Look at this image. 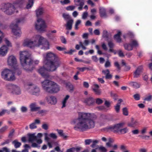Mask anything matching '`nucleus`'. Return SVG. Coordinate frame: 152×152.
<instances>
[{
    "instance_id": "1",
    "label": "nucleus",
    "mask_w": 152,
    "mask_h": 152,
    "mask_svg": "<svg viewBox=\"0 0 152 152\" xmlns=\"http://www.w3.org/2000/svg\"><path fill=\"white\" fill-rule=\"evenodd\" d=\"M96 117L93 113L79 112L78 117L72 120L71 123L75 125L74 129L75 130L83 132L94 127V120Z\"/></svg>"
},
{
    "instance_id": "2",
    "label": "nucleus",
    "mask_w": 152,
    "mask_h": 152,
    "mask_svg": "<svg viewBox=\"0 0 152 152\" xmlns=\"http://www.w3.org/2000/svg\"><path fill=\"white\" fill-rule=\"evenodd\" d=\"M32 40L31 39L25 40L23 43V46L33 48L35 47H39L42 45L41 48L45 50H48L50 48L48 41L40 35H35L32 38Z\"/></svg>"
},
{
    "instance_id": "3",
    "label": "nucleus",
    "mask_w": 152,
    "mask_h": 152,
    "mask_svg": "<svg viewBox=\"0 0 152 152\" xmlns=\"http://www.w3.org/2000/svg\"><path fill=\"white\" fill-rule=\"evenodd\" d=\"M44 63L46 67V69L51 71H55L61 64L59 58L55 53L49 52L44 54Z\"/></svg>"
},
{
    "instance_id": "4",
    "label": "nucleus",
    "mask_w": 152,
    "mask_h": 152,
    "mask_svg": "<svg viewBox=\"0 0 152 152\" xmlns=\"http://www.w3.org/2000/svg\"><path fill=\"white\" fill-rule=\"evenodd\" d=\"M20 59L21 65L24 69L27 72L31 71L32 70L33 64H37L39 63V61L38 60L33 61L30 57L31 53L28 51L20 52Z\"/></svg>"
},
{
    "instance_id": "5",
    "label": "nucleus",
    "mask_w": 152,
    "mask_h": 152,
    "mask_svg": "<svg viewBox=\"0 0 152 152\" xmlns=\"http://www.w3.org/2000/svg\"><path fill=\"white\" fill-rule=\"evenodd\" d=\"M24 2V0H17L13 4L9 3L2 4L1 10L5 14L11 15L15 12V7H21Z\"/></svg>"
},
{
    "instance_id": "6",
    "label": "nucleus",
    "mask_w": 152,
    "mask_h": 152,
    "mask_svg": "<svg viewBox=\"0 0 152 152\" xmlns=\"http://www.w3.org/2000/svg\"><path fill=\"white\" fill-rule=\"evenodd\" d=\"M43 89L46 92L50 93H55L60 90L59 86L55 82L48 80H45L41 82Z\"/></svg>"
},
{
    "instance_id": "7",
    "label": "nucleus",
    "mask_w": 152,
    "mask_h": 152,
    "mask_svg": "<svg viewBox=\"0 0 152 152\" xmlns=\"http://www.w3.org/2000/svg\"><path fill=\"white\" fill-rule=\"evenodd\" d=\"M1 78L6 81H12L16 79L15 73L8 69H3L1 72Z\"/></svg>"
},
{
    "instance_id": "8",
    "label": "nucleus",
    "mask_w": 152,
    "mask_h": 152,
    "mask_svg": "<svg viewBox=\"0 0 152 152\" xmlns=\"http://www.w3.org/2000/svg\"><path fill=\"white\" fill-rule=\"evenodd\" d=\"M26 20L25 18H22L20 19H16V23L12 24L11 27L12 29V31L14 34L17 36H20L21 34L20 28L18 26V24L20 23H22Z\"/></svg>"
},
{
    "instance_id": "9",
    "label": "nucleus",
    "mask_w": 152,
    "mask_h": 152,
    "mask_svg": "<svg viewBox=\"0 0 152 152\" xmlns=\"http://www.w3.org/2000/svg\"><path fill=\"white\" fill-rule=\"evenodd\" d=\"M6 88L8 92L11 94L19 95L21 93L20 87L16 85L9 84L7 85Z\"/></svg>"
},
{
    "instance_id": "10",
    "label": "nucleus",
    "mask_w": 152,
    "mask_h": 152,
    "mask_svg": "<svg viewBox=\"0 0 152 152\" xmlns=\"http://www.w3.org/2000/svg\"><path fill=\"white\" fill-rule=\"evenodd\" d=\"M35 27L38 31L41 32H45L46 31L47 25L45 21L42 18H39L37 19L35 23Z\"/></svg>"
},
{
    "instance_id": "11",
    "label": "nucleus",
    "mask_w": 152,
    "mask_h": 152,
    "mask_svg": "<svg viewBox=\"0 0 152 152\" xmlns=\"http://www.w3.org/2000/svg\"><path fill=\"white\" fill-rule=\"evenodd\" d=\"M25 88L33 95L38 96L40 92V89L37 86L32 84H28L25 86Z\"/></svg>"
},
{
    "instance_id": "12",
    "label": "nucleus",
    "mask_w": 152,
    "mask_h": 152,
    "mask_svg": "<svg viewBox=\"0 0 152 152\" xmlns=\"http://www.w3.org/2000/svg\"><path fill=\"white\" fill-rule=\"evenodd\" d=\"M124 124V123H120L111 126L109 127V129L114 133H119L121 128L123 127Z\"/></svg>"
},
{
    "instance_id": "13",
    "label": "nucleus",
    "mask_w": 152,
    "mask_h": 152,
    "mask_svg": "<svg viewBox=\"0 0 152 152\" xmlns=\"http://www.w3.org/2000/svg\"><path fill=\"white\" fill-rule=\"evenodd\" d=\"M45 100L48 104L51 105H55L57 102L56 97L52 95L47 96L45 97Z\"/></svg>"
},
{
    "instance_id": "14",
    "label": "nucleus",
    "mask_w": 152,
    "mask_h": 152,
    "mask_svg": "<svg viewBox=\"0 0 152 152\" xmlns=\"http://www.w3.org/2000/svg\"><path fill=\"white\" fill-rule=\"evenodd\" d=\"M47 71H50L46 69V67L45 64L44 66L40 68L38 70V72L44 78H47L49 77L48 74L47 72Z\"/></svg>"
},
{
    "instance_id": "15",
    "label": "nucleus",
    "mask_w": 152,
    "mask_h": 152,
    "mask_svg": "<svg viewBox=\"0 0 152 152\" xmlns=\"http://www.w3.org/2000/svg\"><path fill=\"white\" fill-rule=\"evenodd\" d=\"M29 142H33L36 141L38 144H40L42 142V140L41 139H38L37 137L34 134H29L28 136Z\"/></svg>"
},
{
    "instance_id": "16",
    "label": "nucleus",
    "mask_w": 152,
    "mask_h": 152,
    "mask_svg": "<svg viewBox=\"0 0 152 152\" xmlns=\"http://www.w3.org/2000/svg\"><path fill=\"white\" fill-rule=\"evenodd\" d=\"M7 63L9 65L13 66L17 64V61L15 56L11 55L9 56L8 58Z\"/></svg>"
},
{
    "instance_id": "17",
    "label": "nucleus",
    "mask_w": 152,
    "mask_h": 152,
    "mask_svg": "<svg viewBox=\"0 0 152 152\" xmlns=\"http://www.w3.org/2000/svg\"><path fill=\"white\" fill-rule=\"evenodd\" d=\"M74 2L76 6H79L78 9L79 10H82L83 6L84 4V1L83 0H74Z\"/></svg>"
},
{
    "instance_id": "18",
    "label": "nucleus",
    "mask_w": 152,
    "mask_h": 152,
    "mask_svg": "<svg viewBox=\"0 0 152 152\" xmlns=\"http://www.w3.org/2000/svg\"><path fill=\"white\" fill-rule=\"evenodd\" d=\"M8 48L5 45L2 46L0 48V56H4L7 54Z\"/></svg>"
},
{
    "instance_id": "19",
    "label": "nucleus",
    "mask_w": 152,
    "mask_h": 152,
    "mask_svg": "<svg viewBox=\"0 0 152 152\" xmlns=\"http://www.w3.org/2000/svg\"><path fill=\"white\" fill-rule=\"evenodd\" d=\"M30 111L31 112H37L39 109H41V107L39 106H37V103L34 102L31 103L30 105Z\"/></svg>"
},
{
    "instance_id": "20",
    "label": "nucleus",
    "mask_w": 152,
    "mask_h": 152,
    "mask_svg": "<svg viewBox=\"0 0 152 152\" xmlns=\"http://www.w3.org/2000/svg\"><path fill=\"white\" fill-rule=\"evenodd\" d=\"M139 124V122L137 120L132 118L131 121L128 123V126L131 127H135Z\"/></svg>"
},
{
    "instance_id": "21",
    "label": "nucleus",
    "mask_w": 152,
    "mask_h": 152,
    "mask_svg": "<svg viewBox=\"0 0 152 152\" xmlns=\"http://www.w3.org/2000/svg\"><path fill=\"white\" fill-rule=\"evenodd\" d=\"M86 105L91 106L94 104L95 102L94 99L92 97L88 98L85 99L84 101Z\"/></svg>"
},
{
    "instance_id": "22",
    "label": "nucleus",
    "mask_w": 152,
    "mask_h": 152,
    "mask_svg": "<svg viewBox=\"0 0 152 152\" xmlns=\"http://www.w3.org/2000/svg\"><path fill=\"white\" fill-rule=\"evenodd\" d=\"M40 123V121L38 119H36L34 122L31 123L29 125V128L31 129H34L37 128V126L36 125L37 124H39Z\"/></svg>"
},
{
    "instance_id": "23",
    "label": "nucleus",
    "mask_w": 152,
    "mask_h": 152,
    "mask_svg": "<svg viewBox=\"0 0 152 152\" xmlns=\"http://www.w3.org/2000/svg\"><path fill=\"white\" fill-rule=\"evenodd\" d=\"M143 69L142 66H139L134 73V77H138L142 72Z\"/></svg>"
},
{
    "instance_id": "24",
    "label": "nucleus",
    "mask_w": 152,
    "mask_h": 152,
    "mask_svg": "<svg viewBox=\"0 0 152 152\" xmlns=\"http://www.w3.org/2000/svg\"><path fill=\"white\" fill-rule=\"evenodd\" d=\"M99 86L96 84H95L93 85L92 89L95 94L98 95L100 94L101 91L99 89Z\"/></svg>"
},
{
    "instance_id": "25",
    "label": "nucleus",
    "mask_w": 152,
    "mask_h": 152,
    "mask_svg": "<svg viewBox=\"0 0 152 152\" xmlns=\"http://www.w3.org/2000/svg\"><path fill=\"white\" fill-rule=\"evenodd\" d=\"M74 20L73 19H70L68 20L67 22L66 26V29L68 30H71L72 28V25L73 23Z\"/></svg>"
},
{
    "instance_id": "26",
    "label": "nucleus",
    "mask_w": 152,
    "mask_h": 152,
    "mask_svg": "<svg viewBox=\"0 0 152 152\" xmlns=\"http://www.w3.org/2000/svg\"><path fill=\"white\" fill-rule=\"evenodd\" d=\"M36 12L37 16L38 17L43 14L44 10L42 8L39 7L36 10Z\"/></svg>"
},
{
    "instance_id": "27",
    "label": "nucleus",
    "mask_w": 152,
    "mask_h": 152,
    "mask_svg": "<svg viewBox=\"0 0 152 152\" xmlns=\"http://www.w3.org/2000/svg\"><path fill=\"white\" fill-rule=\"evenodd\" d=\"M129 85L130 86L136 89L139 88L140 86V84L136 82H131L129 83Z\"/></svg>"
},
{
    "instance_id": "28",
    "label": "nucleus",
    "mask_w": 152,
    "mask_h": 152,
    "mask_svg": "<svg viewBox=\"0 0 152 152\" xmlns=\"http://www.w3.org/2000/svg\"><path fill=\"white\" fill-rule=\"evenodd\" d=\"M122 102L123 100L122 99H119L118 101V103L115 106V110L116 112L117 113L119 112L121 103Z\"/></svg>"
},
{
    "instance_id": "29",
    "label": "nucleus",
    "mask_w": 152,
    "mask_h": 152,
    "mask_svg": "<svg viewBox=\"0 0 152 152\" xmlns=\"http://www.w3.org/2000/svg\"><path fill=\"white\" fill-rule=\"evenodd\" d=\"M99 13L101 17L106 16L105 9L103 7H101L99 9Z\"/></svg>"
},
{
    "instance_id": "30",
    "label": "nucleus",
    "mask_w": 152,
    "mask_h": 152,
    "mask_svg": "<svg viewBox=\"0 0 152 152\" xmlns=\"http://www.w3.org/2000/svg\"><path fill=\"white\" fill-rule=\"evenodd\" d=\"M121 34V32L119 31L117 34L114 36V38L116 41L118 42H121V39L120 38V35Z\"/></svg>"
},
{
    "instance_id": "31",
    "label": "nucleus",
    "mask_w": 152,
    "mask_h": 152,
    "mask_svg": "<svg viewBox=\"0 0 152 152\" xmlns=\"http://www.w3.org/2000/svg\"><path fill=\"white\" fill-rule=\"evenodd\" d=\"M15 148H19L21 145V142H18L17 140H15L12 142Z\"/></svg>"
},
{
    "instance_id": "32",
    "label": "nucleus",
    "mask_w": 152,
    "mask_h": 152,
    "mask_svg": "<svg viewBox=\"0 0 152 152\" xmlns=\"http://www.w3.org/2000/svg\"><path fill=\"white\" fill-rule=\"evenodd\" d=\"M125 49L127 50H132L133 49V48L130 43H126L124 45Z\"/></svg>"
},
{
    "instance_id": "33",
    "label": "nucleus",
    "mask_w": 152,
    "mask_h": 152,
    "mask_svg": "<svg viewBox=\"0 0 152 152\" xmlns=\"http://www.w3.org/2000/svg\"><path fill=\"white\" fill-rule=\"evenodd\" d=\"M57 131L59 135L62 137L64 139H66L68 137V136L65 135L63 133V131L62 130L57 129Z\"/></svg>"
},
{
    "instance_id": "34",
    "label": "nucleus",
    "mask_w": 152,
    "mask_h": 152,
    "mask_svg": "<svg viewBox=\"0 0 152 152\" xmlns=\"http://www.w3.org/2000/svg\"><path fill=\"white\" fill-rule=\"evenodd\" d=\"M69 97H70V96L69 95H67L63 99L62 102V106L61 107L62 108H63L66 107V103L67 100L69 99Z\"/></svg>"
},
{
    "instance_id": "35",
    "label": "nucleus",
    "mask_w": 152,
    "mask_h": 152,
    "mask_svg": "<svg viewBox=\"0 0 152 152\" xmlns=\"http://www.w3.org/2000/svg\"><path fill=\"white\" fill-rule=\"evenodd\" d=\"M66 87L69 90L70 92H72L73 91V86L70 83H65Z\"/></svg>"
},
{
    "instance_id": "36",
    "label": "nucleus",
    "mask_w": 152,
    "mask_h": 152,
    "mask_svg": "<svg viewBox=\"0 0 152 152\" xmlns=\"http://www.w3.org/2000/svg\"><path fill=\"white\" fill-rule=\"evenodd\" d=\"M130 43L133 48V47H137L138 46V42L136 40H132L130 42Z\"/></svg>"
},
{
    "instance_id": "37",
    "label": "nucleus",
    "mask_w": 152,
    "mask_h": 152,
    "mask_svg": "<svg viewBox=\"0 0 152 152\" xmlns=\"http://www.w3.org/2000/svg\"><path fill=\"white\" fill-rule=\"evenodd\" d=\"M28 3L26 6V8L27 9H30L32 7L34 4L33 0H28Z\"/></svg>"
},
{
    "instance_id": "38",
    "label": "nucleus",
    "mask_w": 152,
    "mask_h": 152,
    "mask_svg": "<svg viewBox=\"0 0 152 152\" xmlns=\"http://www.w3.org/2000/svg\"><path fill=\"white\" fill-rule=\"evenodd\" d=\"M129 129L127 127H125L124 128H121L119 133H120L121 134H126L128 132Z\"/></svg>"
},
{
    "instance_id": "39",
    "label": "nucleus",
    "mask_w": 152,
    "mask_h": 152,
    "mask_svg": "<svg viewBox=\"0 0 152 152\" xmlns=\"http://www.w3.org/2000/svg\"><path fill=\"white\" fill-rule=\"evenodd\" d=\"M62 16L65 20L71 19L70 15L68 14L63 13L62 14Z\"/></svg>"
},
{
    "instance_id": "40",
    "label": "nucleus",
    "mask_w": 152,
    "mask_h": 152,
    "mask_svg": "<svg viewBox=\"0 0 152 152\" xmlns=\"http://www.w3.org/2000/svg\"><path fill=\"white\" fill-rule=\"evenodd\" d=\"M37 113L40 114L41 115L43 116L46 114L47 113V111L45 110H40L39 109L37 111Z\"/></svg>"
},
{
    "instance_id": "41",
    "label": "nucleus",
    "mask_w": 152,
    "mask_h": 152,
    "mask_svg": "<svg viewBox=\"0 0 152 152\" xmlns=\"http://www.w3.org/2000/svg\"><path fill=\"white\" fill-rule=\"evenodd\" d=\"M98 142L99 141L98 140H92V144L91 145V147L92 148H94L96 146V144L98 143Z\"/></svg>"
},
{
    "instance_id": "42",
    "label": "nucleus",
    "mask_w": 152,
    "mask_h": 152,
    "mask_svg": "<svg viewBox=\"0 0 152 152\" xmlns=\"http://www.w3.org/2000/svg\"><path fill=\"white\" fill-rule=\"evenodd\" d=\"M81 22V21L80 20H77L76 22L75 25V29L76 30H77L78 28V26L80 24Z\"/></svg>"
},
{
    "instance_id": "43",
    "label": "nucleus",
    "mask_w": 152,
    "mask_h": 152,
    "mask_svg": "<svg viewBox=\"0 0 152 152\" xmlns=\"http://www.w3.org/2000/svg\"><path fill=\"white\" fill-rule=\"evenodd\" d=\"M88 16V13L87 11H86L83 13L82 15V18L83 19H86Z\"/></svg>"
},
{
    "instance_id": "44",
    "label": "nucleus",
    "mask_w": 152,
    "mask_h": 152,
    "mask_svg": "<svg viewBox=\"0 0 152 152\" xmlns=\"http://www.w3.org/2000/svg\"><path fill=\"white\" fill-rule=\"evenodd\" d=\"M75 6L71 5L66 7V9L68 11H72L75 9Z\"/></svg>"
},
{
    "instance_id": "45",
    "label": "nucleus",
    "mask_w": 152,
    "mask_h": 152,
    "mask_svg": "<svg viewBox=\"0 0 152 152\" xmlns=\"http://www.w3.org/2000/svg\"><path fill=\"white\" fill-rule=\"evenodd\" d=\"M122 110L123 114L125 116H127L128 115V111L126 107H124L123 108Z\"/></svg>"
},
{
    "instance_id": "46",
    "label": "nucleus",
    "mask_w": 152,
    "mask_h": 152,
    "mask_svg": "<svg viewBox=\"0 0 152 152\" xmlns=\"http://www.w3.org/2000/svg\"><path fill=\"white\" fill-rule=\"evenodd\" d=\"M48 126H49L48 124L44 123L42 124V127L43 129L45 130H47L48 129Z\"/></svg>"
},
{
    "instance_id": "47",
    "label": "nucleus",
    "mask_w": 152,
    "mask_h": 152,
    "mask_svg": "<svg viewBox=\"0 0 152 152\" xmlns=\"http://www.w3.org/2000/svg\"><path fill=\"white\" fill-rule=\"evenodd\" d=\"M108 35L107 31L106 30H104L103 32L102 37L104 38H107Z\"/></svg>"
},
{
    "instance_id": "48",
    "label": "nucleus",
    "mask_w": 152,
    "mask_h": 152,
    "mask_svg": "<svg viewBox=\"0 0 152 152\" xmlns=\"http://www.w3.org/2000/svg\"><path fill=\"white\" fill-rule=\"evenodd\" d=\"M92 142V139H88L86 140L85 141V144L86 145H89Z\"/></svg>"
},
{
    "instance_id": "49",
    "label": "nucleus",
    "mask_w": 152,
    "mask_h": 152,
    "mask_svg": "<svg viewBox=\"0 0 152 152\" xmlns=\"http://www.w3.org/2000/svg\"><path fill=\"white\" fill-rule=\"evenodd\" d=\"M5 42L8 47H12V45L10 42L7 39H5L4 40Z\"/></svg>"
},
{
    "instance_id": "50",
    "label": "nucleus",
    "mask_w": 152,
    "mask_h": 152,
    "mask_svg": "<svg viewBox=\"0 0 152 152\" xmlns=\"http://www.w3.org/2000/svg\"><path fill=\"white\" fill-rule=\"evenodd\" d=\"M32 144L31 145V146L33 148H39L40 147V145H39V144L36 143L35 142H32Z\"/></svg>"
},
{
    "instance_id": "51",
    "label": "nucleus",
    "mask_w": 152,
    "mask_h": 152,
    "mask_svg": "<svg viewBox=\"0 0 152 152\" xmlns=\"http://www.w3.org/2000/svg\"><path fill=\"white\" fill-rule=\"evenodd\" d=\"M61 3L63 5L69 3L70 1L69 0H64L63 1H61Z\"/></svg>"
},
{
    "instance_id": "52",
    "label": "nucleus",
    "mask_w": 152,
    "mask_h": 152,
    "mask_svg": "<svg viewBox=\"0 0 152 152\" xmlns=\"http://www.w3.org/2000/svg\"><path fill=\"white\" fill-rule=\"evenodd\" d=\"M20 110L22 112L25 113L27 111V108L24 106H22L20 108Z\"/></svg>"
},
{
    "instance_id": "53",
    "label": "nucleus",
    "mask_w": 152,
    "mask_h": 152,
    "mask_svg": "<svg viewBox=\"0 0 152 152\" xmlns=\"http://www.w3.org/2000/svg\"><path fill=\"white\" fill-rule=\"evenodd\" d=\"M111 96L115 100H116L117 99V95L115 93L112 92L110 93Z\"/></svg>"
},
{
    "instance_id": "54",
    "label": "nucleus",
    "mask_w": 152,
    "mask_h": 152,
    "mask_svg": "<svg viewBox=\"0 0 152 152\" xmlns=\"http://www.w3.org/2000/svg\"><path fill=\"white\" fill-rule=\"evenodd\" d=\"M108 45L110 48H112L114 46V44L112 41L108 42Z\"/></svg>"
},
{
    "instance_id": "55",
    "label": "nucleus",
    "mask_w": 152,
    "mask_h": 152,
    "mask_svg": "<svg viewBox=\"0 0 152 152\" xmlns=\"http://www.w3.org/2000/svg\"><path fill=\"white\" fill-rule=\"evenodd\" d=\"M134 99L137 100H140V95L139 94H136L133 96Z\"/></svg>"
},
{
    "instance_id": "56",
    "label": "nucleus",
    "mask_w": 152,
    "mask_h": 152,
    "mask_svg": "<svg viewBox=\"0 0 152 152\" xmlns=\"http://www.w3.org/2000/svg\"><path fill=\"white\" fill-rule=\"evenodd\" d=\"M99 150L102 151L103 152H106L107 151V149L103 146H100L99 148Z\"/></svg>"
},
{
    "instance_id": "57",
    "label": "nucleus",
    "mask_w": 152,
    "mask_h": 152,
    "mask_svg": "<svg viewBox=\"0 0 152 152\" xmlns=\"http://www.w3.org/2000/svg\"><path fill=\"white\" fill-rule=\"evenodd\" d=\"M49 136L50 137L53 139H56L57 138V136L55 133H50V134Z\"/></svg>"
},
{
    "instance_id": "58",
    "label": "nucleus",
    "mask_w": 152,
    "mask_h": 152,
    "mask_svg": "<svg viewBox=\"0 0 152 152\" xmlns=\"http://www.w3.org/2000/svg\"><path fill=\"white\" fill-rule=\"evenodd\" d=\"M7 128L8 127L7 126L3 127L0 129V132L2 133L4 132Z\"/></svg>"
},
{
    "instance_id": "59",
    "label": "nucleus",
    "mask_w": 152,
    "mask_h": 152,
    "mask_svg": "<svg viewBox=\"0 0 152 152\" xmlns=\"http://www.w3.org/2000/svg\"><path fill=\"white\" fill-rule=\"evenodd\" d=\"M103 102V101L100 99L98 98L96 100V103L98 104H102Z\"/></svg>"
},
{
    "instance_id": "60",
    "label": "nucleus",
    "mask_w": 152,
    "mask_h": 152,
    "mask_svg": "<svg viewBox=\"0 0 152 152\" xmlns=\"http://www.w3.org/2000/svg\"><path fill=\"white\" fill-rule=\"evenodd\" d=\"M110 66H111V64H110V62L108 60H107L106 61V62L105 64V65H104L105 67L106 68H107V67H109Z\"/></svg>"
},
{
    "instance_id": "61",
    "label": "nucleus",
    "mask_w": 152,
    "mask_h": 152,
    "mask_svg": "<svg viewBox=\"0 0 152 152\" xmlns=\"http://www.w3.org/2000/svg\"><path fill=\"white\" fill-rule=\"evenodd\" d=\"M152 97V96L151 95H149L148 96L146 97L144 99V100L145 101H150Z\"/></svg>"
},
{
    "instance_id": "62",
    "label": "nucleus",
    "mask_w": 152,
    "mask_h": 152,
    "mask_svg": "<svg viewBox=\"0 0 152 152\" xmlns=\"http://www.w3.org/2000/svg\"><path fill=\"white\" fill-rule=\"evenodd\" d=\"M114 65L116 67H117V69L118 70H120L121 69V67L118 62H115L114 63Z\"/></svg>"
},
{
    "instance_id": "63",
    "label": "nucleus",
    "mask_w": 152,
    "mask_h": 152,
    "mask_svg": "<svg viewBox=\"0 0 152 152\" xmlns=\"http://www.w3.org/2000/svg\"><path fill=\"white\" fill-rule=\"evenodd\" d=\"M86 69L89 70L90 69H89V68L86 67H83L79 68V70L81 72H83Z\"/></svg>"
},
{
    "instance_id": "64",
    "label": "nucleus",
    "mask_w": 152,
    "mask_h": 152,
    "mask_svg": "<svg viewBox=\"0 0 152 152\" xmlns=\"http://www.w3.org/2000/svg\"><path fill=\"white\" fill-rule=\"evenodd\" d=\"M94 33L95 35H100V32L99 29H96L94 31Z\"/></svg>"
}]
</instances>
